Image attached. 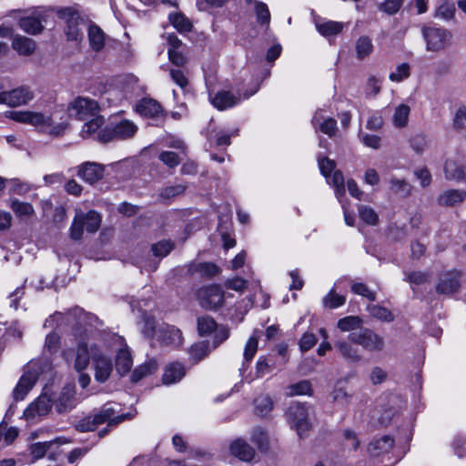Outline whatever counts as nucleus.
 I'll list each match as a JSON object with an SVG mask.
<instances>
[{"instance_id":"nucleus-21","label":"nucleus","mask_w":466,"mask_h":466,"mask_svg":"<svg viewBox=\"0 0 466 466\" xmlns=\"http://www.w3.org/2000/svg\"><path fill=\"white\" fill-rule=\"evenodd\" d=\"M466 200V190L451 188L444 190L437 198V203L441 207H455Z\"/></svg>"},{"instance_id":"nucleus-8","label":"nucleus","mask_w":466,"mask_h":466,"mask_svg":"<svg viewBox=\"0 0 466 466\" xmlns=\"http://www.w3.org/2000/svg\"><path fill=\"white\" fill-rule=\"evenodd\" d=\"M91 352L95 379L98 382H106L113 371L112 360L97 345L91 346Z\"/></svg>"},{"instance_id":"nucleus-61","label":"nucleus","mask_w":466,"mask_h":466,"mask_svg":"<svg viewBox=\"0 0 466 466\" xmlns=\"http://www.w3.org/2000/svg\"><path fill=\"white\" fill-rule=\"evenodd\" d=\"M159 160L171 168L178 166L180 162L177 154L171 151L161 152L159 155Z\"/></svg>"},{"instance_id":"nucleus-25","label":"nucleus","mask_w":466,"mask_h":466,"mask_svg":"<svg viewBox=\"0 0 466 466\" xmlns=\"http://www.w3.org/2000/svg\"><path fill=\"white\" fill-rule=\"evenodd\" d=\"M230 452L243 461H250L255 456L254 449L241 439H238L231 443Z\"/></svg>"},{"instance_id":"nucleus-41","label":"nucleus","mask_w":466,"mask_h":466,"mask_svg":"<svg viewBox=\"0 0 466 466\" xmlns=\"http://www.w3.org/2000/svg\"><path fill=\"white\" fill-rule=\"evenodd\" d=\"M19 26L25 32L35 35L43 30V25L39 18L35 16H25L19 20Z\"/></svg>"},{"instance_id":"nucleus-55","label":"nucleus","mask_w":466,"mask_h":466,"mask_svg":"<svg viewBox=\"0 0 466 466\" xmlns=\"http://www.w3.org/2000/svg\"><path fill=\"white\" fill-rule=\"evenodd\" d=\"M410 144L417 154L421 155L428 146V138L425 135L418 134L411 137Z\"/></svg>"},{"instance_id":"nucleus-48","label":"nucleus","mask_w":466,"mask_h":466,"mask_svg":"<svg viewBox=\"0 0 466 466\" xmlns=\"http://www.w3.org/2000/svg\"><path fill=\"white\" fill-rule=\"evenodd\" d=\"M370 314L382 321L390 322L394 319L393 314L386 308L380 305H371L368 307Z\"/></svg>"},{"instance_id":"nucleus-12","label":"nucleus","mask_w":466,"mask_h":466,"mask_svg":"<svg viewBox=\"0 0 466 466\" xmlns=\"http://www.w3.org/2000/svg\"><path fill=\"white\" fill-rule=\"evenodd\" d=\"M98 111L99 106L96 100L83 96H78L74 99L68 106L70 116L79 120L95 116Z\"/></svg>"},{"instance_id":"nucleus-29","label":"nucleus","mask_w":466,"mask_h":466,"mask_svg":"<svg viewBox=\"0 0 466 466\" xmlns=\"http://www.w3.org/2000/svg\"><path fill=\"white\" fill-rule=\"evenodd\" d=\"M115 409L110 404H106L97 413H96V420H97L98 423L101 424L107 422L108 425H116L127 418V415L125 414L115 417Z\"/></svg>"},{"instance_id":"nucleus-23","label":"nucleus","mask_w":466,"mask_h":466,"mask_svg":"<svg viewBox=\"0 0 466 466\" xmlns=\"http://www.w3.org/2000/svg\"><path fill=\"white\" fill-rule=\"evenodd\" d=\"M444 175L449 180L466 183V166L452 158H447L444 163Z\"/></svg>"},{"instance_id":"nucleus-50","label":"nucleus","mask_w":466,"mask_h":466,"mask_svg":"<svg viewBox=\"0 0 466 466\" xmlns=\"http://www.w3.org/2000/svg\"><path fill=\"white\" fill-rule=\"evenodd\" d=\"M186 186L184 185H175V186H168L165 188H163L159 194L158 197L162 200H170L177 196L182 195L186 190Z\"/></svg>"},{"instance_id":"nucleus-17","label":"nucleus","mask_w":466,"mask_h":466,"mask_svg":"<svg viewBox=\"0 0 466 466\" xmlns=\"http://www.w3.org/2000/svg\"><path fill=\"white\" fill-rule=\"evenodd\" d=\"M51 399L44 394L33 401L24 411V416L27 420H33L37 417L46 415L51 410Z\"/></svg>"},{"instance_id":"nucleus-1","label":"nucleus","mask_w":466,"mask_h":466,"mask_svg":"<svg viewBox=\"0 0 466 466\" xmlns=\"http://www.w3.org/2000/svg\"><path fill=\"white\" fill-rule=\"evenodd\" d=\"M75 314L79 315V321L78 326L75 330L77 346L74 368L77 371H82L87 368L90 360H92L91 346L95 344L90 343L89 339L93 333V328L96 327L98 319L96 316L86 313L81 309H76Z\"/></svg>"},{"instance_id":"nucleus-19","label":"nucleus","mask_w":466,"mask_h":466,"mask_svg":"<svg viewBox=\"0 0 466 466\" xmlns=\"http://www.w3.org/2000/svg\"><path fill=\"white\" fill-rule=\"evenodd\" d=\"M353 344L349 339L348 340L338 339L334 344L339 356L349 363H358L362 360L360 350Z\"/></svg>"},{"instance_id":"nucleus-15","label":"nucleus","mask_w":466,"mask_h":466,"mask_svg":"<svg viewBox=\"0 0 466 466\" xmlns=\"http://www.w3.org/2000/svg\"><path fill=\"white\" fill-rule=\"evenodd\" d=\"M77 176L85 182L93 185L104 177L105 166L96 162H85L77 167Z\"/></svg>"},{"instance_id":"nucleus-37","label":"nucleus","mask_w":466,"mask_h":466,"mask_svg":"<svg viewBox=\"0 0 466 466\" xmlns=\"http://www.w3.org/2000/svg\"><path fill=\"white\" fill-rule=\"evenodd\" d=\"M12 46L15 50L24 56L31 55L35 49V41L25 36H16L14 39Z\"/></svg>"},{"instance_id":"nucleus-46","label":"nucleus","mask_w":466,"mask_h":466,"mask_svg":"<svg viewBox=\"0 0 466 466\" xmlns=\"http://www.w3.org/2000/svg\"><path fill=\"white\" fill-rule=\"evenodd\" d=\"M10 208L17 217H30L35 210L33 206L27 202H22L18 199H12Z\"/></svg>"},{"instance_id":"nucleus-34","label":"nucleus","mask_w":466,"mask_h":466,"mask_svg":"<svg viewBox=\"0 0 466 466\" xmlns=\"http://www.w3.org/2000/svg\"><path fill=\"white\" fill-rule=\"evenodd\" d=\"M213 350L212 342L209 343L208 341H199L190 347L189 356L190 359L197 363L206 358Z\"/></svg>"},{"instance_id":"nucleus-10","label":"nucleus","mask_w":466,"mask_h":466,"mask_svg":"<svg viewBox=\"0 0 466 466\" xmlns=\"http://www.w3.org/2000/svg\"><path fill=\"white\" fill-rule=\"evenodd\" d=\"M198 300L206 309H216L224 302V292L218 285H209L198 290Z\"/></svg>"},{"instance_id":"nucleus-44","label":"nucleus","mask_w":466,"mask_h":466,"mask_svg":"<svg viewBox=\"0 0 466 466\" xmlns=\"http://www.w3.org/2000/svg\"><path fill=\"white\" fill-rule=\"evenodd\" d=\"M358 212L360 219L366 224L370 226H376L378 224L379 216L372 208L365 205H360L358 207Z\"/></svg>"},{"instance_id":"nucleus-35","label":"nucleus","mask_w":466,"mask_h":466,"mask_svg":"<svg viewBox=\"0 0 466 466\" xmlns=\"http://www.w3.org/2000/svg\"><path fill=\"white\" fill-rule=\"evenodd\" d=\"M258 339L255 336H251L247 341L244 349V361L242 363L241 368H239V372L241 375L247 370L249 362L252 360L254 356L258 350Z\"/></svg>"},{"instance_id":"nucleus-11","label":"nucleus","mask_w":466,"mask_h":466,"mask_svg":"<svg viewBox=\"0 0 466 466\" xmlns=\"http://www.w3.org/2000/svg\"><path fill=\"white\" fill-rule=\"evenodd\" d=\"M288 419L300 438L310 429L309 410L304 405L299 403L290 405L288 410Z\"/></svg>"},{"instance_id":"nucleus-43","label":"nucleus","mask_w":466,"mask_h":466,"mask_svg":"<svg viewBox=\"0 0 466 466\" xmlns=\"http://www.w3.org/2000/svg\"><path fill=\"white\" fill-rule=\"evenodd\" d=\"M286 394L289 397L299 395H311L312 387L309 380H300L297 383L291 384L287 388Z\"/></svg>"},{"instance_id":"nucleus-58","label":"nucleus","mask_w":466,"mask_h":466,"mask_svg":"<svg viewBox=\"0 0 466 466\" xmlns=\"http://www.w3.org/2000/svg\"><path fill=\"white\" fill-rule=\"evenodd\" d=\"M97 420H96V414L94 416L86 417L81 420L77 425V431L81 432L92 431L96 429L97 425H99Z\"/></svg>"},{"instance_id":"nucleus-63","label":"nucleus","mask_w":466,"mask_h":466,"mask_svg":"<svg viewBox=\"0 0 466 466\" xmlns=\"http://www.w3.org/2000/svg\"><path fill=\"white\" fill-rule=\"evenodd\" d=\"M169 75L174 83H176L181 88H184L187 86V77L185 76L181 69L171 68L169 70Z\"/></svg>"},{"instance_id":"nucleus-26","label":"nucleus","mask_w":466,"mask_h":466,"mask_svg":"<svg viewBox=\"0 0 466 466\" xmlns=\"http://www.w3.org/2000/svg\"><path fill=\"white\" fill-rule=\"evenodd\" d=\"M68 440L63 437L56 438L50 441L35 442L31 445L30 451L34 461L44 458L53 444L62 445L68 443Z\"/></svg>"},{"instance_id":"nucleus-31","label":"nucleus","mask_w":466,"mask_h":466,"mask_svg":"<svg viewBox=\"0 0 466 466\" xmlns=\"http://www.w3.org/2000/svg\"><path fill=\"white\" fill-rule=\"evenodd\" d=\"M133 364V360L130 351L127 348L120 349L117 351L116 359V368L120 375H125L129 372Z\"/></svg>"},{"instance_id":"nucleus-32","label":"nucleus","mask_w":466,"mask_h":466,"mask_svg":"<svg viewBox=\"0 0 466 466\" xmlns=\"http://www.w3.org/2000/svg\"><path fill=\"white\" fill-rule=\"evenodd\" d=\"M158 369V364L155 360H149L146 361L144 364L137 366L131 376V380L133 382H138L145 377H147L153 373H155Z\"/></svg>"},{"instance_id":"nucleus-7","label":"nucleus","mask_w":466,"mask_h":466,"mask_svg":"<svg viewBox=\"0 0 466 466\" xmlns=\"http://www.w3.org/2000/svg\"><path fill=\"white\" fill-rule=\"evenodd\" d=\"M422 36L426 42V49L431 52L443 50L450 43L451 33L443 28L423 26Z\"/></svg>"},{"instance_id":"nucleus-64","label":"nucleus","mask_w":466,"mask_h":466,"mask_svg":"<svg viewBox=\"0 0 466 466\" xmlns=\"http://www.w3.org/2000/svg\"><path fill=\"white\" fill-rule=\"evenodd\" d=\"M453 125L456 129L466 128V106H462L458 108L453 118Z\"/></svg>"},{"instance_id":"nucleus-5","label":"nucleus","mask_w":466,"mask_h":466,"mask_svg":"<svg viewBox=\"0 0 466 466\" xmlns=\"http://www.w3.org/2000/svg\"><path fill=\"white\" fill-rule=\"evenodd\" d=\"M198 331L201 337H212V349H217L226 341L230 333L227 326L217 324L209 316H202L198 319Z\"/></svg>"},{"instance_id":"nucleus-28","label":"nucleus","mask_w":466,"mask_h":466,"mask_svg":"<svg viewBox=\"0 0 466 466\" xmlns=\"http://www.w3.org/2000/svg\"><path fill=\"white\" fill-rule=\"evenodd\" d=\"M394 444V440L385 435L378 440L372 441L368 447V451L372 456H380L382 453L389 452Z\"/></svg>"},{"instance_id":"nucleus-33","label":"nucleus","mask_w":466,"mask_h":466,"mask_svg":"<svg viewBox=\"0 0 466 466\" xmlns=\"http://www.w3.org/2000/svg\"><path fill=\"white\" fill-rule=\"evenodd\" d=\"M88 40L91 48L99 52L105 46V34L99 26L90 25L88 27Z\"/></svg>"},{"instance_id":"nucleus-13","label":"nucleus","mask_w":466,"mask_h":466,"mask_svg":"<svg viewBox=\"0 0 466 466\" xmlns=\"http://www.w3.org/2000/svg\"><path fill=\"white\" fill-rule=\"evenodd\" d=\"M33 98V92L25 86H20L11 91L0 92V104L6 105L11 107L25 105Z\"/></svg>"},{"instance_id":"nucleus-6","label":"nucleus","mask_w":466,"mask_h":466,"mask_svg":"<svg viewBox=\"0 0 466 466\" xmlns=\"http://www.w3.org/2000/svg\"><path fill=\"white\" fill-rule=\"evenodd\" d=\"M349 339L368 351H382L385 347L384 339L368 328L350 333Z\"/></svg>"},{"instance_id":"nucleus-59","label":"nucleus","mask_w":466,"mask_h":466,"mask_svg":"<svg viewBox=\"0 0 466 466\" xmlns=\"http://www.w3.org/2000/svg\"><path fill=\"white\" fill-rule=\"evenodd\" d=\"M351 290L355 294L366 297L370 301H374L376 299V294L363 283L352 284Z\"/></svg>"},{"instance_id":"nucleus-42","label":"nucleus","mask_w":466,"mask_h":466,"mask_svg":"<svg viewBox=\"0 0 466 466\" xmlns=\"http://www.w3.org/2000/svg\"><path fill=\"white\" fill-rule=\"evenodd\" d=\"M390 189L400 198H407L411 191V186L404 179L392 177L390 180Z\"/></svg>"},{"instance_id":"nucleus-52","label":"nucleus","mask_w":466,"mask_h":466,"mask_svg":"<svg viewBox=\"0 0 466 466\" xmlns=\"http://www.w3.org/2000/svg\"><path fill=\"white\" fill-rule=\"evenodd\" d=\"M345 301V297L336 294L333 289H331L323 299L324 306L329 309L339 308L342 306Z\"/></svg>"},{"instance_id":"nucleus-49","label":"nucleus","mask_w":466,"mask_h":466,"mask_svg":"<svg viewBox=\"0 0 466 466\" xmlns=\"http://www.w3.org/2000/svg\"><path fill=\"white\" fill-rule=\"evenodd\" d=\"M195 272L201 276L213 277L219 273V268L212 262H200L194 266Z\"/></svg>"},{"instance_id":"nucleus-56","label":"nucleus","mask_w":466,"mask_h":466,"mask_svg":"<svg viewBox=\"0 0 466 466\" xmlns=\"http://www.w3.org/2000/svg\"><path fill=\"white\" fill-rule=\"evenodd\" d=\"M404 280L411 285H421L429 280V274L422 271L405 272Z\"/></svg>"},{"instance_id":"nucleus-60","label":"nucleus","mask_w":466,"mask_h":466,"mask_svg":"<svg viewBox=\"0 0 466 466\" xmlns=\"http://www.w3.org/2000/svg\"><path fill=\"white\" fill-rule=\"evenodd\" d=\"M319 130L323 133L328 135L329 137H332L336 135V132L338 130L337 127V121L332 117L326 118L320 125H319Z\"/></svg>"},{"instance_id":"nucleus-16","label":"nucleus","mask_w":466,"mask_h":466,"mask_svg":"<svg viewBox=\"0 0 466 466\" xmlns=\"http://www.w3.org/2000/svg\"><path fill=\"white\" fill-rule=\"evenodd\" d=\"M61 15L66 18V35L69 41H79L83 38L80 25H84L79 15L71 9L66 8L61 11Z\"/></svg>"},{"instance_id":"nucleus-40","label":"nucleus","mask_w":466,"mask_h":466,"mask_svg":"<svg viewBox=\"0 0 466 466\" xmlns=\"http://www.w3.org/2000/svg\"><path fill=\"white\" fill-rule=\"evenodd\" d=\"M255 411L260 417H267L273 409V401L268 395H259L254 400Z\"/></svg>"},{"instance_id":"nucleus-18","label":"nucleus","mask_w":466,"mask_h":466,"mask_svg":"<svg viewBox=\"0 0 466 466\" xmlns=\"http://www.w3.org/2000/svg\"><path fill=\"white\" fill-rule=\"evenodd\" d=\"M157 339L163 345L178 346L181 343V331L174 326L162 323L157 325Z\"/></svg>"},{"instance_id":"nucleus-53","label":"nucleus","mask_w":466,"mask_h":466,"mask_svg":"<svg viewBox=\"0 0 466 466\" xmlns=\"http://www.w3.org/2000/svg\"><path fill=\"white\" fill-rule=\"evenodd\" d=\"M410 65L408 63H402L399 65L395 71H392L389 78L392 82H401L410 76Z\"/></svg>"},{"instance_id":"nucleus-36","label":"nucleus","mask_w":466,"mask_h":466,"mask_svg":"<svg viewBox=\"0 0 466 466\" xmlns=\"http://www.w3.org/2000/svg\"><path fill=\"white\" fill-rule=\"evenodd\" d=\"M362 319L358 316H347L338 320L337 327L343 332H358L362 329Z\"/></svg>"},{"instance_id":"nucleus-47","label":"nucleus","mask_w":466,"mask_h":466,"mask_svg":"<svg viewBox=\"0 0 466 466\" xmlns=\"http://www.w3.org/2000/svg\"><path fill=\"white\" fill-rule=\"evenodd\" d=\"M254 11L257 20L260 25H268L270 22V13L268 5L260 1H254Z\"/></svg>"},{"instance_id":"nucleus-22","label":"nucleus","mask_w":466,"mask_h":466,"mask_svg":"<svg viewBox=\"0 0 466 466\" xmlns=\"http://www.w3.org/2000/svg\"><path fill=\"white\" fill-rule=\"evenodd\" d=\"M37 380V374L35 371H27L22 375L16 387L14 389L13 395L15 400H22L25 395L32 390Z\"/></svg>"},{"instance_id":"nucleus-9","label":"nucleus","mask_w":466,"mask_h":466,"mask_svg":"<svg viewBox=\"0 0 466 466\" xmlns=\"http://www.w3.org/2000/svg\"><path fill=\"white\" fill-rule=\"evenodd\" d=\"M259 86L256 85L250 92H246L241 96L239 93L234 94L228 90L218 91L211 98V104L218 110H226L238 105L242 100L249 98L258 90Z\"/></svg>"},{"instance_id":"nucleus-27","label":"nucleus","mask_w":466,"mask_h":466,"mask_svg":"<svg viewBox=\"0 0 466 466\" xmlns=\"http://www.w3.org/2000/svg\"><path fill=\"white\" fill-rule=\"evenodd\" d=\"M354 47L356 52V58L359 61H363L368 58L374 50L372 40L368 35H360L358 37L355 41Z\"/></svg>"},{"instance_id":"nucleus-38","label":"nucleus","mask_w":466,"mask_h":466,"mask_svg":"<svg viewBox=\"0 0 466 466\" xmlns=\"http://www.w3.org/2000/svg\"><path fill=\"white\" fill-rule=\"evenodd\" d=\"M168 20L179 33L190 32L193 26L190 20L182 13L169 14Z\"/></svg>"},{"instance_id":"nucleus-45","label":"nucleus","mask_w":466,"mask_h":466,"mask_svg":"<svg viewBox=\"0 0 466 466\" xmlns=\"http://www.w3.org/2000/svg\"><path fill=\"white\" fill-rule=\"evenodd\" d=\"M104 122V117H102L101 116H95L91 120L84 124L81 130L82 137L84 138H86L89 136L95 134L99 130Z\"/></svg>"},{"instance_id":"nucleus-30","label":"nucleus","mask_w":466,"mask_h":466,"mask_svg":"<svg viewBox=\"0 0 466 466\" xmlns=\"http://www.w3.org/2000/svg\"><path fill=\"white\" fill-rule=\"evenodd\" d=\"M186 374L184 366L181 363L174 362L167 366L163 374L164 384L169 385L179 381Z\"/></svg>"},{"instance_id":"nucleus-54","label":"nucleus","mask_w":466,"mask_h":466,"mask_svg":"<svg viewBox=\"0 0 466 466\" xmlns=\"http://www.w3.org/2000/svg\"><path fill=\"white\" fill-rule=\"evenodd\" d=\"M404 0H385L379 6V9L389 15H393L399 12Z\"/></svg>"},{"instance_id":"nucleus-57","label":"nucleus","mask_w":466,"mask_h":466,"mask_svg":"<svg viewBox=\"0 0 466 466\" xmlns=\"http://www.w3.org/2000/svg\"><path fill=\"white\" fill-rule=\"evenodd\" d=\"M331 183L335 187V195L338 198L345 193L344 177L340 171H335L331 177Z\"/></svg>"},{"instance_id":"nucleus-3","label":"nucleus","mask_w":466,"mask_h":466,"mask_svg":"<svg viewBox=\"0 0 466 466\" xmlns=\"http://www.w3.org/2000/svg\"><path fill=\"white\" fill-rule=\"evenodd\" d=\"M137 127L130 120H122L99 130L96 139L101 143L128 139L137 133Z\"/></svg>"},{"instance_id":"nucleus-24","label":"nucleus","mask_w":466,"mask_h":466,"mask_svg":"<svg viewBox=\"0 0 466 466\" xmlns=\"http://www.w3.org/2000/svg\"><path fill=\"white\" fill-rule=\"evenodd\" d=\"M315 26L321 35L329 37L341 33L344 28V24L341 22L318 18L315 19Z\"/></svg>"},{"instance_id":"nucleus-2","label":"nucleus","mask_w":466,"mask_h":466,"mask_svg":"<svg viewBox=\"0 0 466 466\" xmlns=\"http://www.w3.org/2000/svg\"><path fill=\"white\" fill-rule=\"evenodd\" d=\"M5 116L15 122L34 126L43 133L57 137L62 135L66 125L65 123H54L50 116H46L35 111H6Z\"/></svg>"},{"instance_id":"nucleus-14","label":"nucleus","mask_w":466,"mask_h":466,"mask_svg":"<svg viewBox=\"0 0 466 466\" xmlns=\"http://www.w3.org/2000/svg\"><path fill=\"white\" fill-rule=\"evenodd\" d=\"M461 272L450 270L441 274L436 285V291L439 294L451 295L457 292L461 287Z\"/></svg>"},{"instance_id":"nucleus-62","label":"nucleus","mask_w":466,"mask_h":466,"mask_svg":"<svg viewBox=\"0 0 466 466\" xmlns=\"http://www.w3.org/2000/svg\"><path fill=\"white\" fill-rule=\"evenodd\" d=\"M60 337L56 333H49L46 337L45 350L50 353L56 352L59 348Z\"/></svg>"},{"instance_id":"nucleus-39","label":"nucleus","mask_w":466,"mask_h":466,"mask_svg":"<svg viewBox=\"0 0 466 466\" xmlns=\"http://www.w3.org/2000/svg\"><path fill=\"white\" fill-rule=\"evenodd\" d=\"M410 113V107L406 104H400L396 106L392 121L396 127L402 128L408 124L409 116Z\"/></svg>"},{"instance_id":"nucleus-51","label":"nucleus","mask_w":466,"mask_h":466,"mask_svg":"<svg viewBox=\"0 0 466 466\" xmlns=\"http://www.w3.org/2000/svg\"><path fill=\"white\" fill-rule=\"evenodd\" d=\"M173 248L174 243L170 240H161L154 244L151 248L153 255L158 258L167 256Z\"/></svg>"},{"instance_id":"nucleus-4","label":"nucleus","mask_w":466,"mask_h":466,"mask_svg":"<svg viewBox=\"0 0 466 466\" xmlns=\"http://www.w3.org/2000/svg\"><path fill=\"white\" fill-rule=\"evenodd\" d=\"M101 224L100 215L95 211L90 210L87 213H83L77 210L70 228V235L74 240H79L84 232V228L89 233H95L98 230Z\"/></svg>"},{"instance_id":"nucleus-20","label":"nucleus","mask_w":466,"mask_h":466,"mask_svg":"<svg viewBox=\"0 0 466 466\" xmlns=\"http://www.w3.org/2000/svg\"><path fill=\"white\" fill-rule=\"evenodd\" d=\"M136 110L143 116L149 118H158L164 116L161 105L150 97L142 98L136 106Z\"/></svg>"}]
</instances>
